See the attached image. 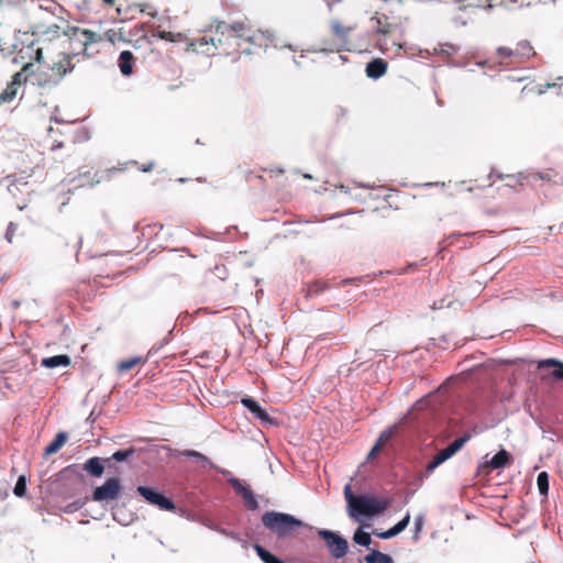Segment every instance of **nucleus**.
Here are the masks:
<instances>
[{
	"label": "nucleus",
	"instance_id": "f257e3e1",
	"mask_svg": "<svg viewBox=\"0 0 563 563\" xmlns=\"http://www.w3.org/2000/svg\"><path fill=\"white\" fill-rule=\"evenodd\" d=\"M32 54H27L29 60L24 62L26 55L21 49L13 58L12 63L23 62L22 68L16 71L7 88L0 93L1 101H12L19 89L26 82H31L42 89H53L59 85L63 78L75 68L73 59L75 53H63L60 59L53 64H47L44 59L43 49H33L29 47Z\"/></svg>",
	"mask_w": 563,
	"mask_h": 563
},
{
	"label": "nucleus",
	"instance_id": "f03ea898",
	"mask_svg": "<svg viewBox=\"0 0 563 563\" xmlns=\"http://www.w3.org/2000/svg\"><path fill=\"white\" fill-rule=\"evenodd\" d=\"M252 40V29L245 21L218 22L199 38L196 46L207 55L236 53L243 43Z\"/></svg>",
	"mask_w": 563,
	"mask_h": 563
},
{
	"label": "nucleus",
	"instance_id": "7ed1b4c3",
	"mask_svg": "<svg viewBox=\"0 0 563 563\" xmlns=\"http://www.w3.org/2000/svg\"><path fill=\"white\" fill-rule=\"evenodd\" d=\"M262 522L265 528L277 534L279 538L292 534L298 528L307 525L289 514L278 511H266L262 516Z\"/></svg>",
	"mask_w": 563,
	"mask_h": 563
},
{
	"label": "nucleus",
	"instance_id": "20e7f679",
	"mask_svg": "<svg viewBox=\"0 0 563 563\" xmlns=\"http://www.w3.org/2000/svg\"><path fill=\"white\" fill-rule=\"evenodd\" d=\"M495 55L499 65L515 66L536 57L537 52L530 41L521 40L514 48L508 46L497 47Z\"/></svg>",
	"mask_w": 563,
	"mask_h": 563
},
{
	"label": "nucleus",
	"instance_id": "39448f33",
	"mask_svg": "<svg viewBox=\"0 0 563 563\" xmlns=\"http://www.w3.org/2000/svg\"><path fill=\"white\" fill-rule=\"evenodd\" d=\"M354 504V508L350 511L351 517L355 518L356 515L373 517L384 512L390 506V500L387 498L358 496Z\"/></svg>",
	"mask_w": 563,
	"mask_h": 563
},
{
	"label": "nucleus",
	"instance_id": "423d86ee",
	"mask_svg": "<svg viewBox=\"0 0 563 563\" xmlns=\"http://www.w3.org/2000/svg\"><path fill=\"white\" fill-rule=\"evenodd\" d=\"M318 536L325 542V545L334 559H342L349 551L347 541L336 532L319 529Z\"/></svg>",
	"mask_w": 563,
	"mask_h": 563
},
{
	"label": "nucleus",
	"instance_id": "0eeeda50",
	"mask_svg": "<svg viewBox=\"0 0 563 563\" xmlns=\"http://www.w3.org/2000/svg\"><path fill=\"white\" fill-rule=\"evenodd\" d=\"M471 439L468 433L455 439L448 448L441 450L426 466V475H430L439 465L444 463Z\"/></svg>",
	"mask_w": 563,
	"mask_h": 563
},
{
	"label": "nucleus",
	"instance_id": "6e6552de",
	"mask_svg": "<svg viewBox=\"0 0 563 563\" xmlns=\"http://www.w3.org/2000/svg\"><path fill=\"white\" fill-rule=\"evenodd\" d=\"M63 34L67 36L70 42L79 44V52H86L90 44L102 41V36L100 34L78 26H69L63 32Z\"/></svg>",
	"mask_w": 563,
	"mask_h": 563
},
{
	"label": "nucleus",
	"instance_id": "1a4fd4ad",
	"mask_svg": "<svg viewBox=\"0 0 563 563\" xmlns=\"http://www.w3.org/2000/svg\"><path fill=\"white\" fill-rule=\"evenodd\" d=\"M136 492L151 505L158 507L162 510L174 511L175 504L161 493H157L148 487L139 486Z\"/></svg>",
	"mask_w": 563,
	"mask_h": 563
},
{
	"label": "nucleus",
	"instance_id": "9d476101",
	"mask_svg": "<svg viewBox=\"0 0 563 563\" xmlns=\"http://www.w3.org/2000/svg\"><path fill=\"white\" fill-rule=\"evenodd\" d=\"M121 490L120 479L108 478L103 485L96 487L92 494L95 501L113 500L119 497Z\"/></svg>",
	"mask_w": 563,
	"mask_h": 563
},
{
	"label": "nucleus",
	"instance_id": "9b49d317",
	"mask_svg": "<svg viewBox=\"0 0 563 563\" xmlns=\"http://www.w3.org/2000/svg\"><path fill=\"white\" fill-rule=\"evenodd\" d=\"M229 483L233 487L234 492L243 498L245 507L249 510L258 509V501L256 496L249 486L244 485L238 478H231Z\"/></svg>",
	"mask_w": 563,
	"mask_h": 563
},
{
	"label": "nucleus",
	"instance_id": "f8f14e48",
	"mask_svg": "<svg viewBox=\"0 0 563 563\" xmlns=\"http://www.w3.org/2000/svg\"><path fill=\"white\" fill-rule=\"evenodd\" d=\"M511 462L510 454L506 450H500L496 453L489 462H486L479 466V472L488 474L490 470L503 468L509 465Z\"/></svg>",
	"mask_w": 563,
	"mask_h": 563
},
{
	"label": "nucleus",
	"instance_id": "ddd939ff",
	"mask_svg": "<svg viewBox=\"0 0 563 563\" xmlns=\"http://www.w3.org/2000/svg\"><path fill=\"white\" fill-rule=\"evenodd\" d=\"M372 29L376 34L388 35L394 32L396 25L389 22L387 15L376 12L371 18Z\"/></svg>",
	"mask_w": 563,
	"mask_h": 563
},
{
	"label": "nucleus",
	"instance_id": "4468645a",
	"mask_svg": "<svg viewBox=\"0 0 563 563\" xmlns=\"http://www.w3.org/2000/svg\"><path fill=\"white\" fill-rule=\"evenodd\" d=\"M556 176L558 174L553 169H548L545 172L531 173L528 175L519 174L520 179H525L527 183L534 184L538 180L545 181L549 185H556Z\"/></svg>",
	"mask_w": 563,
	"mask_h": 563
},
{
	"label": "nucleus",
	"instance_id": "2eb2a0df",
	"mask_svg": "<svg viewBox=\"0 0 563 563\" xmlns=\"http://www.w3.org/2000/svg\"><path fill=\"white\" fill-rule=\"evenodd\" d=\"M388 68V63L383 58H375L366 65V76L372 79H378L383 77Z\"/></svg>",
	"mask_w": 563,
	"mask_h": 563
},
{
	"label": "nucleus",
	"instance_id": "dca6fc26",
	"mask_svg": "<svg viewBox=\"0 0 563 563\" xmlns=\"http://www.w3.org/2000/svg\"><path fill=\"white\" fill-rule=\"evenodd\" d=\"M409 522H410V515L407 514L399 522H397L394 527H391L387 531H384V532L373 531V533L380 539H390V538L399 534L400 532H402L408 527Z\"/></svg>",
	"mask_w": 563,
	"mask_h": 563
},
{
	"label": "nucleus",
	"instance_id": "f3484780",
	"mask_svg": "<svg viewBox=\"0 0 563 563\" xmlns=\"http://www.w3.org/2000/svg\"><path fill=\"white\" fill-rule=\"evenodd\" d=\"M134 63L135 58L130 51H123L120 53L118 65L122 75L130 76L133 73Z\"/></svg>",
	"mask_w": 563,
	"mask_h": 563
},
{
	"label": "nucleus",
	"instance_id": "a211bd4d",
	"mask_svg": "<svg viewBox=\"0 0 563 563\" xmlns=\"http://www.w3.org/2000/svg\"><path fill=\"white\" fill-rule=\"evenodd\" d=\"M244 407H246L257 419L261 421H269V415L263 409L260 404L253 398H243L241 400Z\"/></svg>",
	"mask_w": 563,
	"mask_h": 563
},
{
	"label": "nucleus",
	"instance_id": "6ab92c4d",
	"mask_svg": "<svg viewBox=\"0 0 563 563\" xmlns=\"http://www.w3.org/2000/svg\"><path fill=\"white\" fill-rule=\"evenodd\" d=\"M70 363H71V358L67 354H59V355H54V356H49V357H44L41 361V365L46 368H55L58 366L66 367V366H69Z\"/></svg>",
	"mask_w": 563,
	"mask_h": 563
},
{
	"label": "nucleus",
	"instance_id": "aec40b11",
	"mask_svg": "<svg viewBox=\"0 0 563 563\" xmlns=\"http://www.w3.org/2000/svg\"><path fill=\"white\" fill-rule=\"evenodd\" d=\"M82 468L89 475L93 477H100L104 472L103 460L98 456L90 457L86 461Z\"/></svg>",
	"mask_w": 563,
	"mask_h": 563
},
{
	"label": "nucleus",
	"instance_id": "412c9836",
	"mask_svg": "<svg viewBox=\"0 0 563 563\" xmlns=\"http://www.w3.org/2000/svg\"><path fill=\"white\" fill-rule=\"evenodd\" d=\"M331 31L334 36L340 40H345L347 35L355 30V25H344L339 20H333L330 23Z\"/></svg>",
	"mask_w": 563,
	"mask_h": 563
},
{
	"label": "nucleus",
	"instance_id": "4be33fe9",
	"mask_svg": "<svg viewBox=\"0 0 563 563\" xmlns=\"http://www.w3.org/2000/svg\"><path fill=\"white\" fill-rule=\"evenodd\" d=\"M539 368L544 367H554V371L552 372V376L555 379H563V362L556 360V358H547L543 361H540L538 364Z\"/></svg>",
	"mask_w": 563,
	"mask_h": 563
},
{
	"label": "nucleus",
	"instance_id": "5701e85b",
	"mask_svg": "<svg viewBox=\"0 0 563 563\" xmlns=\"http://www.w3.org/2000/svg\"><path fill=\"white\" fill-rule=\"evenodd\" d=\"M391 437H393V432L390 430H386V431L382 432L380 435L378 437L375 445L369 451V453L367 455V460H372L385 446V444L391 439Z\"/></svg>",
	"mask_w": 563,
	"mask_h": 563
},
{
	"label": "nucleus",
	"instance_id": "b1692460",
	"mask_svg": "<svg viewBox=\"0 0 563 563\" xmlns=\"http://www.w3.org/2000/svg\"><path fill=\"white\" fill-rule=\"evenodd\" d=\"M548 90H552L558 96L563 95V81L562 82H559V81L547 82V84H543V85H537L533 88V91L537 95H543Z\"/></svg>",
	"mask_w": 563,
	"mask_h": 563
},
{
	"label": "nucleus",
	"instance_id": "393cba45",
	"mask_svg": "<svg viewBox=\"0 0 563 563\" xmlns=\"http://www.w3.org/2000/svg\"><path fill=\"white\" fill-rule=\"evenodd\" d=\"M66 441L67 434L65 432H58L55 439L45 448V455H52L58 452Z\"/></svg>",
	"mask_w": 563,
	"mask_h": 563
},
{
	"label": "nucleus",
	"instance_id": "a878e982",
	"mask_svg": "<svg viewBox=\"0 0 563 563\" xmlns=\"http://www.w3.org/2000/svg\"><path fill=\"white\" fill-rule=\"evenodd\" d=\"M366 563H394L391 556L380 551L373 550L365 556Z\"/></svg>",
	"mask_w": 563,
	"mask_h": 563
},
{
	"label": "nucleus",
	"instance_id": "bb28decb",
	"mask_svg": "<svg viewBox=\"0 0 563 563\" xmlns=\"http://www.w3.org/2000/svg\"><path fill=\"white\" fill-rule=\"evenodd\" d=\"M19 357L16 354H11L5 360L0 361V373H8L19 366Z\"/></svg>",
	"mask_w": 563,
	"mask_h": 563
},
{
	"label": "nucleus",
	"instance_id": "cd10ccee",
	"mask_svg": "<svg viewBox=\"0 0 563 563\" xmlns=\"http://www.w3.org/2000/svg\"><path fill=\"white\" fill-rule=\"evenodd\" d=\"M537 485L539 493L547 496L549 493V475L547 472H541L537 477Z\"/></svg>",
	"mask_w": 563,
	"mask_h": 563
},
{
	"label": "nucleus",
	"instance_id": "c85d7f7f",
	"mask_svg": "<svg viewBox=\"0 0 563 563\" xmlns=\"http://www.w3.org/2000/svg\"><path fill=\"white\" fill-rule=\"evenodd\" d=\"M353 541L356 544H360V545H363V547H368L371 544V542H372V539H371V534L369 533L363 531L362 529H357L354 532Z\"/></svg>",
	"mask_w": 563,
	"mask_h": 563
},
{
	"label": "nucleus",
	"instance_id": "c756f323",
	"mask_svg": "<svg viewBox=\"0 0 563 563\" xmlns=\"http://www.w3.org/2000/svg\"><path fill=\"white\" fill-rule=\"evenodd\" d=\"M141 362H142V358L139 356L131 357L129 360L121 361L118 364V369L120 372H129V371L133 369Z\"/></svg>",
	"mask_w": 563,
	"mask_h": 563
},
{
	"label": "nucleus",
	"instance_id": "7c9ffc66",
	"mask_svg": "<svg viewBox=\"0 0 563 563\" xmlns=\"http://www.w3.org/2000/svg\"><path fill=\"white\" fill-rule=\"evenodd\" d=\"M26 492V479L25 476L21 475L14 486L13 493L18 497H23Z\"/></svg>",
	"mask_w": 563,
	"mask_h": 563
},
{
	"label": "nucleus",
	"instance_id": "2f4dec72",
	"mask_svg": "<svg viewBox=\"0 0 563 563\" xmlns=\"http://www.w3.org/2000/svg\"><path fill=\"white\" fill-rule=\"evenodd\" d=\"M133 453H134L133 448H130L128 450H119V451L114 452L110 459L114 460L117 462H122V461L128 460Z\"/></svg>",
	"mask_w": 563,
	"mask_h": 563
},
{
	"label": "nucleus",
	"instance_id": "473e14b6",
	"mask_svg": "<svg viewBox=\"0 0 563 563\" xmlns=\"http://www.w3.org/2000/svg\"><path fill=\"white\" fill-rule=\"evenodd\" d=\"M44 35H46L48 38H56L60 36V26L58 24H49L46 26V29L42 32Z\"/></svg>",
	"mask_w": 563,
	"mask_h": 563
},
{
	"label": "nucleus",
	"instance_id": "72a5a7b5",
	"mask_svg": "<svg viewBox=\"0 0 563 563\" xmlns=\"http://www.w3.org/2000/svg\"><path fill=\"white\" fill-rule=\"evenodd\" d=\"M344 497L349 504V508H350V511H352V509L354 508L355 504L354 501L356 499H358V496H355L352 490H351V486L350 485H346L344 487Z\"/></svg>",
	"mask_w": 563,
	"mask_h": 563
},
{
	"label": "nucleus",
	"instance_id": "f704fd0d",
	"mask_svg": "<svg viewBox=\"0 0 563 563\" xmlns=\"http://www.w3.org/2000/svg\"><path fill=\"white\" fill-rule=\"evenodd\" d=\"M137 7L140 8V12L146 13L152 18L157 16V10L153 5L143 3V4H137Z\"/></svg>",
	"mask_w": 563,
	"mask_h": 563
},
{
	"label": "nucleus",
	"instance_id": "c9c22d12",
	"mask_svg": "<svg viewBox=\"0 0 563 563\" xmlns=\"http://www.w3.org/2000/svg\"><path fill=\"white\" fill-rule=\"evenodd\" d=\"M16 230H18V225L13 222H10L7 228V232H5V239L9 243H12Z\"/></svg>",
	"mask_w": 563,
	"mask_h": 563
},
{
	"label": "nucleus",
	"instance_id": "e433bc0d",
	"mask_svg": "<svg viewBox=\"0 0 563 563\" xmlns=\"http://www.w3.org/2000/svg\"><path fill=\"white\" fill-rule=\"evenodd\" d=\"M178 36H180V34H174L173 32L168 31H163L159 33V37L168 42H176Z\"/></svg>",
	"mask_w": 563,
	"mask_h": 563
},
{
	"label": "nucleus",
	"instance_id": "4c0bfd02",
	"mask_svg": "<svg viewBox=\"0 0 563 563\" xmlns=\"http://www.w3.org/2000/svg\"><path fill=\"white\" fill-rule=\"evenodd\" d=\"M508 179H509V183H507V185L511 186V187H515L517 184L522 186L523 181H526L525 179H520L519 175L517 176V178L514 176H508Z\"/></svg>",
	"mask_w": 563,
	"mask_h": 563
},
{
	"label": "nucleus",
	"instance_id": "58836bf2",
	"mask_svg": "<svg viewBox=\"0 0 563 563\" xmlns=\"http://www.w3.org/2000/svg\"><path fill=\"white\" fill-rule=\"evenodd\" d=\"M422 526H423V518L422 517L416 518V520H415V534L416 536H418L420 533Z\"/></svg>",
	"mask_w": 563,
	"mask_h": 563
},
{
	"label": "nucleus",
	"instance_id": "ea45409f",
	"mask_svg": "<svg viewBox=\"0 0 563 563\" xmlns=\"http://www.w3.org/2000/svg\"><path fill=\"white\" fill-rule=\"evenodd\" d=\"M186 456H190V457H196V459H203L205 456L197 452V451H192V450H188L184 453Z\"/></svg>",
	"mask_w": 563,
	"mask_h": 563
},
{
	"label": "nucleus",
	"instance_id": "a19ab883",
	"mask_svg": "<svg viewBox=\"0 0 563 563\" xmlns=\"http://www.w3.org/2000/svg\"><path fill=\"white\" fill-rule=\"evenodd\" d=\"M106 36H107V38H108L110 42L114 43V37H115V32H114V31H112V30L108 31V32L106 33Z\"/></svg>",
	"mask_w": 563,
	"mask_h": 563
},
{
	"label": "nucleus",
	"instance_id": "79ce46f5",
	"mask_svg": "<svg viewBox=\"0 0 563 563\" xmlns=\"http://www.w3.org/2000/svg\"><path fill=\"white\" fill-rule=\"evenodd\" d=\"M454 3L459 4L460 9H465L466 8V2L468 0H452Z\"/></svg>",
	"mask_w": 563,
	"mask_h": 563
},
{
	"label": "nucleus",
	"instance_id": "37998d69",
	"mask_svg": "<svg viewBox=\"0 0 563 563\" xmlns=\"http://www.w3.org/2000/svg\"><path fill=\"white\" fill-rule=\"evenodd\" d=\"M153 165H154L153 163H150V164H147V165H144V166H142L141 170H142V172H145V173H146V172H150V170H152Z\"/></svg>",
	"mask_w": 563,
	"mask_h": 563
},
{
	"label": "nucleus",
	"instance_id": "c03bdc74",
	"mask_svg": "<svg viewBox=\"0 0 563 563\" xmlns=\"http://www.w3.org/2000/svg\"><path fill=\"white\" fill-rule=\"evenodd\" d=\"M108 5H114L115 0H102Z\"/></svg>",
	"mask_w": 563,
	"mask_h": 563
},
{
	"label": "nucleus",
	"instance_id": "a18cd8bd",
	"mask_svg": "<svg viewBox=\"0 0 563 563\" xmlns=\"http://www.w3.org/2000/svg\"><path fill=\"white\" fill-rule=\"evenodd\" d=\"M102 180V177H99L95 183L99 184Z\"/></svg>",
	"mask_w": 563,
	"mask_h": 563
},
{
	"label": "nucleus",
	"instance_id": "49530a36",
	"mask_svg": "<svg viewBox=\"0 0 563 563\" xmlns=\"http://www.w3.org/2000/svg\"><path fill=\"white\" fill-rule=\"evenodd\" d=\"M276 173L277 174H282V173H284V170L283 169H277Z\"/></svg>",
	"mask_w": 563,
	"mask_h": 563
},
{
	"label": "nucleus",
	"instance_id": "de8ad7c7",
	"mask_svg": "<svg viewBox=\"0 0 563 563\" xmlns=\"http://www.w3.org/2000/svg\"><path fill=\"white\" fill-rule=\"evenodd\" d=\"M9 101H1L0 102V106L4 104V103H8Z\"/></svg>",
	"mask_w": 563,
	"mask_h": 563
},
{
	"label": "nucleus",
	"instance_id": "09e8293b",
	"mask_svg": "<svg viewBox=\"0 0 563 563\" xmlns=\"http://www.w3.org/2000/svg\"><path fill=\"white\" fill-rule=\"evenodd\" d=\"M512 2H517L518 0H511Z\"/></svg>",
	"mask_w": 563,
	"mask_h": 563
}]
</instances>
